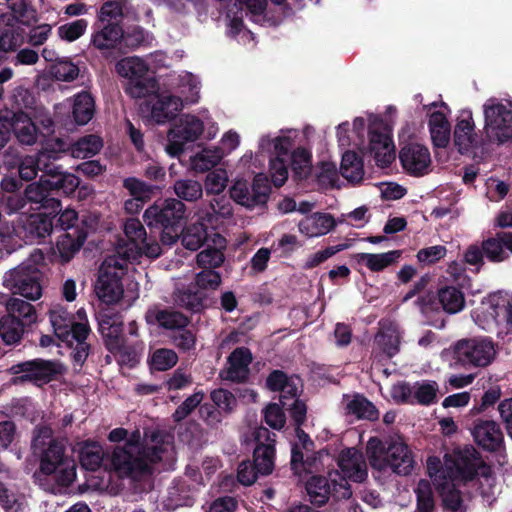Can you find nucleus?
<instances>
[{"label": "nucleus", "instance_id": "1", "mask_svg": "<svg viewBox=\"0 0 512 512\" xmlns=\"http://www.w3.org/2000/svg\"><path fill=\"white\" fill-rule=\"evenodd\" d=\"M427 472L442 497L444 508L450 512L466 511V499L460 489L476 476L489 486L494 482L490 466L471 446L446 453L443 460L428 457Z\"/></svg>", "mask_w": 512, "mask_h": 512}, {"label": "nucleus", "instance_id": "2", "mask_svg": "<svg viewBox=\"0 0 512 512\" xmlns=\"http://www.w3.org/2000/svg\"><path fill=\"white\" fill-rule=\"evenodd\" d=\"M140 440V432L134 431L124 446L114 449L111 466L120 476L146 471L151 464L173 458V446L168 436L152 431L145 434L142 443Z\"/></svg>", "mask_w": 512, "mask_h": 512}, {"label": "nucleus", "instance_id": "3", "mask_svg": "<svg viewBox=\"0 0 512 512\" xmlns=\"http://www.w3.org/2000/svg\"><path fill=\"white\" fill-rule=\"evenodd\" d=\"M32 448L40 455V472L58 485L53 492H60L75 480L76 463L65 454L64 444L53 438L51 428L45 426L36 430Z\"/></svg>", "mask_w": 512, "mask_h": 512}, {"label": "nucleus", "instance_id": "4", "mask_svg": "<svg viewBox=\"0 0 512 512\" xmlns=\"http://www.w3.org/2000/svg\"><path fill=\"white\" fill-rule=\"evenodd\" d=\"M49 316L55 335L73 349L74 361L79 366L82 365L89 353V345L86 342L89 327L85 311L80 309L76 315H71L64 307L55 305L51 308Z\"/></svg>", "mask_w": 512, "mask_h": 512}, {"label": "nucleus", "instance_id": "5", "mask_svg": "<svg viewBox=\"0 0 512 512\" xmlns=\"http://www.w3.org/2000/svg\"><path fill=\"white\" fill-rule=\"evenodd\" d=\"M366 455L370 466L379 471L390 468L397 474L408 475L415 465L414 455L401 437L391 438L387 446L377 437L370 438Z\"/></svg>", "mask_w": 512, "mask_h": 512}, {"label": "nucleus", "instance_id": "6", "mask_svg": "<svg viewBox=\"0 0 512 512\" xmlns=\"http://www.w3.org/2000/svg\"><path fill=\"white\" fill-rule=\"evenodd\" d=\"M494 343L486 337L464 338L455 342L446 354H451L454 363L451 367H486L496 357Z\"/></svg>", "mask_w": 512, "mask_h": 512}, {"label": "nucleus", "instance_id": "7", "mask_svg": "<svg viewBox=\"0 0 512 512\" xmlns=\"http://www.w3.org/2000/svg\"><path fill=\"white\" fill-rule=\"evenodd\" d=\"M125 239H121L116 247L119 259L126 262L137 260L141 255L157 258L161 255L160 245L147 238L146 230L138 219H128L123 227Z\"/></svg>", "mask_w": 512, "mask_h": 512}, {"label": "nucleus", "instance_id": "8", "mask_svg": "<svg viewBox=\"0 0 512 512\" xmlns=\"http://www.w3.org/2000/svg\"><path fill=\"white\" fill-rule=\"evenodd\" d=\"M115 69L120 77L126 79L125 92L131 97L144 98L156 91V80L150 75L149 65L144 59L138 56L122 58Z\"/></svg>", "mask_w": 512, "mask_h": 512}, {"label": "nucleus", "instance_id": "9", "mask_svg": "<svg viewBox=\"0 0 512 512\" xmlns=\"http://www.w3.org/2000/svg\"><path fill=\"white\" fill-rule=\"evenodd\" d=\"M296 135V131L289 130L275 137L263 135L259 139L258 153L274 155L270 159V174L276 186H282L288 178L287 160Z\"/></svg>", "mask_w": 512, "mask_h": 512}, {"label": "nucleus", "instance_id": "10", "mask_svg": "<svg viewBox=\"0 0 512 512\" xmlns=\"http://www.w3.org/2000/svg\"><path fill=\"white\" fill-rule=\"evenodd\" d=\"M474 321L484 330L505 323L512 330V291H497L485 297L473 313Z\"/></svg>", "mask_w": 512, "mask_h": 512}, {"label": "nucleus", "instance_id": "11", "mask_svg": "<svg viewBox=\"0 0 512 512\" xmlns=\"http://www.w3.org/2000/svg\"><path fill=\"white\" fill-rule=\"evenodd\" d=\"M127 269L125 259L109 256L102 263L99 277L95 285L97 297L106 304L117 303L124 293L122 277Z\"/></svg>", "mask_w": 512, "mask_h": 512}, {"label": "nucleus", "instance_id": "12", "mask_svg": "<svg viewBox=\"0 0 512 512\" xmlns=\"http://www.w3.org/2000/svg\"><path fill=\"white\" fill-rule=\"evenodd\" d=\"M484 131L490 142L498 144L512 139V111L497 99H488L483 105Z\"/></svg>", "mask_w": 512, "mask_h": 512}, {"label": "nucleus", "instance_id": "13", "mask_svg": "<svg viewBox=\"0 0 512 512\" xmlns=\"http://www.w3.org/2000/svg\"><path fill=\"white\" fill-rule=\"evenodd\" d=\"M306 491L313 504L324 505L330 496L340 500L348 499L352 491L348 481L342 479L338 472H330L328 478L313 476L306 483Z\"/></svg>", "mask_w": 512, "mask_h": 512}, {"label": "nucleus", "instance_id": "14", "mask_svg": "<svg viewBox=\"0 0 512 512\" xmlns=\"http://www.w3.org/2000/svg\"><path fill=\"white\" fill-rule=\"evenodd\" d=\"M204 132V123L197 116L185 114L181 116L168 133L165 147L170 156H179L189 142L196 141Z\"/></svg>", "mask_w": 512, "mask_h": 512}, {"label": "nucleus", "instance_id": "15", "mask_svg": "<svg viewBox=\"0 0 512 512\" xmlns=\"http://www.w3.org/2000/svg\"><path fill=\"white\" fill-rule=\"evenodd\" d=\"M230 197L237 204L253 209L266 203L269 195L268 179L264 174H257L249 185L245 180H236L230 188Z\"/></svg>", "mask_w": 512, "mask_h": 512}, {"label": "nucleus", "instance_id": "16", "mask_svg": "<svg viewBox=\"0 0 512 512\" xmlns=\"http://www.w3.org/2000/svg\"><path fill=\"white\" fill-rule=\"evenodd\" d=\"M40 277V271L37 269L28 272L25 267H18L6 273L4 285L10 289L12 293L35 301L42 296Z\"/></svg>", "mask_w": 512, "mask_h": 512}, {"label": "nucleus", "instance_id": "17", "mask_svg": "<svg viewBox=\"0 0 512 512\" xmlns=\"http://www.w3.org/2000/svg\"><path fill=\"white\" fill-rule=\"evenodd\" d=\"M61 371L60 363L40 359L13 365L8 370L10 374L16 376L13 380L15 384L25 381L48 382Z\"/></svg>", "mask_w": 512, "mask_h": 512}, {"label": "nucleus", "instance_id": "18", "mask_svg": "<svg viewBox=\"0 0 512 512\" xmlns=\"http://www.w3.org/2000/svg\"><path fill=\"white\" fill-rule=\"evenodd\" d=\"M185 210V205L180 200L167 199L150 206L143 217L148 226L175 227L183 219Z\"/></svg>", "mask_w": 512, "mask_h": 512}, {"label": "nucleus", "instance_id": "19", "mask_svg": "<svg viewBox=\"0 0 512 512\" xmlns=\"http://www.w3.org/2000/svg\"><path fill=\"white\" fill-rule=\"evenodd\" d=\"M453 144L461 154H472L482 142L475 132V122L470 110H462L456 120Z\"/></svg>", "mask_w": 512, "mask_h": 512}, {"label": "nucleus", "instance_id": "20", "mask_svg": "<svg viewBox=\"0 0 512 512\" xmlns=\"http://www.w3.org/2000/svg\"><path fill=\"white\" fill-rule=\"evenodd\" d=\"M403 169L414 176H423L430 171L432 159L429 149L418 142L405 144L399 152Z\"/></svg>", "mask_w": 512, "mask_h": 512}, {"label": "nucleus", "instance_id": "21", "mask_svg": "<svg viewBox=\"0 0 512 512\" xmlns=\"http://www.w3.org/2000/svg\"><path fill=\"white\" fill-rule=\"evenodd\" d=\"M255 439L258 442L254 450L255 469L261 475H268L274 468L275 434L264 427L255 431Z\"/></svg>", "mask_w": 512, "mask_h": 512}, {"label": "nucleus", "instance_id": "22", "mask_svg": "<svg viewBox=\"0 0 512 512\" xmlns=\"http://www.w3.org/2000/svg\"><path fill=\"white\" fill-rule=\"evenodd\" d=\"M471 434L476 444L488 451L500 450L504 441L500 426L493 420H477Z\"/></svg>", "mask_w": 512, "mask_h": 512}, {"label": "nucleus", "instance_id": "23", "mask_svg": "<svg viewBox=\"0 0 512 512\" xmlns=\"http://www.w3.org/2000/svg\"><path fill=\"white\" fill-rule=\"evenodd\" d=\"M338 466L343 474L342 479L363 482L368 475L367 464L363 454L355 448L342 451L338 458Z\"/></svg>", "mask_w": 512, "mask_h": 512}, {"label": "nucleus", "instance_id": "24", "mask_svg": "<svg viewBox=\"0 0 512 512\" xmlns=\"http://www.w3.org/2000/svg\"><path fill=\"white\" fill-rule=\"evenodd\" d=\"M431 107L436 108L429 115V129L431 139L435 147L445 148L450 142V124L447 120L449 109L445 103H432Z\"/></svg>", "mask_w": 512, "mask_h": 512}, {"label": "nucleus", "instance_id": "25", "mask_svg": "<svg viewBox=\"0 0 512 512\" xmlns=\"http://www.w3.org/2000/svg\"><path fill=\"white\" fill-rule=\"evenodd\" d=\"M52 191L50 177H48L45 171V174L41 176L39 181L27 186L25 197L30 202L41 204V207L50 210L51 213L58 214L61 211V203L59 200L50 197Z\"/></svg>", "mask_w": 512, "mask_h": 512}, {"label": "nucleus", "instance_id": "26", "mask_svg": "<svg viewBox=\"0 0 512 512\" xmlns=\"http://www.w3.org/2000/svg\"><path fill=\"white\" fill-rule=\"evenodd\" d=\"M369 150L376 164L387 167L395 160V147L388 132L371 129L369 133Z\"/></svg>", "mask_w": 512, "mask_h": 512}, {"label": "nucleus", "instance_id": "27", "mask_svg": "<svg viewBox=\"0 0 512 512\" xmlns=\"http://www.w3.org/2000/svg\"><path fill=\"white\" fill-rule=\"evenodd\" d=\"M172 86L184 106L198 103L201 84L195 75L182 72L173 79Z\"/></svg>", "mask_w": 512, "mask_h": 512}, {"label": "nucleus", "instance_id": "28", "mask_svg": "<svg viewBox=\"0 0 512 512\" xmlns=\"http://www.w3.org/2000/svg\"><path fill=\"white\" fill-rule=\"evenodd\" d=\"M252 360V353L248 348H236L228 357L226 378L232 381H244L248 377Z\"/></svg>", "mask_w": 512, "mask_h": 512}, {"label": "nucleus", "instance_id": "29", "mask_svg": "<svg viewBox=\"0 0 512 512\" xmlns=\"http://www.w3.org/2000/svg\"><path fill=\"white\" fill-rule=\"evenodd\" d=\"M183 107L178 96L163 92L158 95L157 101L152 106L151 117L159 124L165 123L174 118Z\"/></svg>", "mask_w": 512, "mask_h": 512}, {"label": "nucleus", "instance_id": "30", "mask_svg": "<svg viewBox=\"0 0 512 512\" xmlns=\"http://www.w3.org/2000/svg\"><path fill=\"white\" fill-rule=\"evenodd\" d=\"M401 333L398 326L392 322H382L380 330L375 337L377 349L388 357L394 356L399 351Z\"/></svg>", "mask_w": 512, "mask_h": 512}, {"label": "nucleus", "instance_id": "31", "mask_svg": "<svg viewBox=\"0 0 512 512\" xmlns=\"http://www.w3.org/2000/svg\"><path fill=\"white\" fill-rule=\"evenodd\" d=\"M335 225L334 219L329 214L313 213L302 219L299 224V231L306 237H319L327 234Z\"/></svg>", "mask_w": 512, "mask_h": 512}, {"label": "nucleus", "instance_id": "32", "mask_svg": "<svg viewBox=\"0 0 512 512\" xmlns=\"http://www.w3.org/2000/svg\"><path fill=\"white\" fill-rule=\"evenodd\" d=\"M342 404L347 416L367 420L378 418V412L374 405L361 395H345Z\"/></svg>", "mask_w": 512, "mask_h": 512}, {"label": "nucleus", "instance_id": "33", "mask_svg": "<svg viewBox=\"0 0 512 512\" xmlns=\"http://www.w3.org/2000/svg\"><path fill=\"white\" fill-rule=\"evenodd\" d=\"M124 38V32L117 24H106L102 29L92 34L91 43L100 51L115 49Z\"/></svg>", "mask_w": 512, "mask_h": 512}, {"label": "nucleus", "instance_id": "34", "mask_svg": "<svg viewBox=\"0 0 512 512\" xmlns=\"http://www.w3.org/2000/svg\"><path fill=\"white\" fill-rule=\"evenodd\" d=\"M204 217L198 213L197 220L188 224L181 233L182 244L186 249L196 251L207 239Z\"/></svg>", "mask_w": 512, "mask_h": 512}, {"label": "nucleus", "instance_id": "35", "mask_svg": "<svg viewBox=\"0 0 512 512\" xmlns=\"http://www.w3.org/2000/svg\"><path fill=\"white\" fill-rule=\"evenodd\" d=\"M8 127L12 128L17 139L26 145H32L37 139V129L30 117L23 113L13 115L11 121H8Z\"/></svg>", "mask_w": 512, "mask_h": 512}, {"label": "nucleus", "instance_id": "36", "mask_svg": "<svg viewBox=\"0 0 512 512\" xmlns=\"http://www.w3.org/2000/svg\"><path fill=\"white\" fill-rule=\"evenodd\" d=\"M209 212H199L211 228H219L226 220L233 216V207L230 201L224 197L216 198L210 203Z\"/></svg>", "mask_w": 512, "mask_h": 512}, {"label": "nucleus", "instance_id": "37", "mask_svg": "<svg viewBox=\"0 0 512 512\" xmlns=\"http://www.w3.org/2000/svg\"><path fill=\"white\" fill-rule=\"evenodd\" d=\"M213 242L216 245L215 248H206L197 254V263L204 269L213 270L214 268H218L225 260L224 253L222 251L226 247L225 238L219 234H215Z\"/></svg>", "mask_w": 512, "mask_h": 512}, {"label": "nucleus", "instance_id": "38", "mask_svg": "<svg viewBox=\"0 0 512 512\" xmlns=\"http://www.w3.org/2000/svg\"><path fill=\"white\" fill-rule=\"evenodd\" d=\"M402 252L400 250H392L385 253H360L358 254L357 261L365 265L371 271H382L386 267L398 262Z\"/></svg>", "mask_w": 512, "mask_h": 512}, {"label": "nucleus", "instance_id": "39", "mask_svg": "<svg viewBox=\"0 0 512 512\" xmlns=\"http://www.w3.org/2000/svg\"><path fill=\"white\" fill-rule=\"evenodd\" d=\"M223 157L216 146L205 147L190 158L191 169L195 172H206L217 166Z\"/></svg>", "mask_w": 512, "mask_h": 512}, {"label": "nucleus", "instance_id": "40", "mask_svg": "<svg viewBox=\"0 0 512 512\" xmlns=\"http://www.w3.org/2000/svg\"><path fill=\"white\" fill-rule=\"evenodd\" d=\"M438 301L443 310L449 314L459 313L465 307L464 293L454 286L441 288L438 291Z\"/></svg>", "mask_w": 512, "mask_h": 512}, {"label": "nucleus", "instance_id": "41", "mask_svg": "<svg viewBox=\"0 0 512 512\" xmlns=\"http://www.w3.org/2000/svg\"><path fill=\"white\" fill-rule=\"evenodd\" d=\"M94 110V99L89 93L81 92L74 97L72 114L78 125L87 124L92 119Z\"/></svg>", "mask_w": 512, "mask_h": 512}, {"label": "nucleus", "instance_id": "42", "mask_svg": "<svg viewBox=\"0 0 512 512\" xmlns=\"http://www.w3.org/2000/svg\"><path fill=\"white\" fill-rule=\"evenodd\" d=\"M340 173L351 183H358L363 179V163L355 152L347 151L343 154Z\"/></svg>", "mask_w": 512, "mask_h": 512}, {"label": "nucleus", "instance_id": "43", "mask_svg": "<svg viewBox=\"0 0 512 512\" xmlns=\"http://www.w3.org/2000/svg\"><path fill=\"white\" fill-rule=\"evenodd\" d=\"M103 147L102 139L97 135H86L71 146L74 158L86 159L98 154Z\"/></svg>", "mask_w": 512, "mask_h": 512}, {"label": "nucleus", "instance_id": "44", "mask_svg": "<svg viewBox=\"0 0 512 512\" xmlns=\"http://www.w3.org/2000/svg\"><path fill=\"white\" fill-rule=\"evenodd\" d=\"M48 177H50V184L52 190H61L64 194L73 193L79 186L80 181L77 176L71 173L58 171L57 169L45 166Z\"/></svg>", "mask_w": 512, "mask_h": 512}, {"label": "nucleus", "instance_id": "45", "mask_svg": "<svg viewBox=\"0 0 512 512\" xmlns=\"http://www.w3.org/2000/svg\"><path fill=\"white\" fill-rule=\"evenodd\" d=\"M104 457L102 446L97 442H84L80 445L79 458L81 465L87 470L100 467Z\"/></svg>", "mask_w": 512, "mask_h": 512}, {"label": "nucleus", "instance_id": "46", "mask_svg": "<svg viewBox=\"0 0 512 512\" xmlns=\"http://www.w3.org/2000/svg\"><path fill=\"white\" fill-rule=\"evenodd\" d=\"M24 229L31 237L45 238L49 236L53 230V221L47 214H34L27 218Z\"/></svg>", "mask_w": 512, "mask_h": 512}, {"label": "nucleus", "instance_id": "47", "mask_svg": "<svg viewBox=\"0 0 512 512\" xmlns=\"http://www.w3.org/2000/svg\"><path fill=\"white\" fill-rule=\"evenodd\" d=\"M175 194L185 201H197L203 195L202 184L193 179H180L174 184Z\"/></svg>", "mask_w": 512, "mask_h": 512}, {"label": "nucleus", "instance_id": "48", "mask_svg": "<svg viewBox=\"0 0 512 512\" xmlns=\"http://www.w3.org/2000/svg\"><path fill=\"white\" fill-rule=\"evenodd\" d=\"M50 75L58 80L63 82H71L75 80L80 72V69L77 64L73 63L68 58H62L57 60L50 67Z\"/></svg>", "mask_w": 512, "mask_h": 512}, {"label": "nucleus", "instance_id": "49", "mask_svg": "<svg viewBox=\"0 0 512 512\" xmlns=\"http://www.w3.org/2000/svg\"><path fill=\"white\" fill-rule=\"evenodd\" d=\"M7 311L9 317H15L19 321L23 320L26 324L35 322L37 318L34 307L18 298H12L7 302Z\"/></svg>", "mask_w": 512, "mask_h": 512}, {"label": "nucleus", "instance_id": "50", "mask_svg": "<svg viewBox=\"0 0 512 512\" xmlns=\"http://www.w3.org/2000/svg\"><path fill=\"white\" fill-rule=\"evenodd\" d=\"M45 156L56 159V155H50L47 150L41 151L37 157L25 156L22 157L18 163L19 175L23 180L30 181L34 179L39 170V162Z\"/></svg>", "mask_w": 512, "mask_h": 512}, {"label": "nucleus", "instance_id": "51", "mask_svg": "<svg viewBox=\"0 0 512 512\" xmlns=\"http://www.w3.org/2000/svg\"><path fill=\"white\" fill-rule=\"evenodd\" d=\"M505 248L504 233L497 234L496 237L489 238L482 244L484 255L492 262H502L508 258Z\"/></svg>", "mask_w": 512, "mask_h": 512}, {"label": "nucleus", "instance_id": "52", "mask_svg": "<svg viewBox=\"0 0 512 512\" xmlns=\"http://www.w3.org/2000/svg\"><path fill=\"white\" fill-rule=\"evenodd\" d=\"M10 15L23 25L29 26L36 22V11L27 4L26 0H7Z\"/></svg>", "mask_w": 512, "mask_h": 512}, {"label": "nucleus", "instance_id": "53", "mask_svg": "<svg viewBox=\"0 0 512 512\" xmlns=\"http://www.w3.org/2000/svg\"><path fill=\"white\" fill-rule=\"evenodd\" d=\"M23 334V323L15 317H4L0 322V336L6 344L17 343Z\"/></svg>", "mask_w": 512, "mask_h": 512}, {"label": "nucleus", "instance_id": "54", "mask_svg": "<svg viewBox=\"0 0 512 512\" xmlns=\"http://www.w3.org/2000/svg\"><path fill=\"white\" fill-rule=\"evenodd\" d=\"M101 334L107 340L109 349L119 348V338L122 334V322L118 319H102L99 324Z\"/></svg>", "mask_w": 512, "mask_h": 512}, {"label": "nucleus", "instance_id": "55", "mask_svg": "<svg viewBox=\"0 0 512 512\" xmlns=\"http://www.w3.org/2000/svg\"><path fill=\"white\" fill-rule=\"evenodd\" d=\"M177 361V354L167 348L157 349L150 356V365L157 371L169 370L176 365Z\"/></svg>", "mask_w": 512, "mask_h": 512}, {"label": "nucleus", "instance_id": "56", "mask_svg": "<svg viewBox=\"0 0 512 512\" xmlns=\"http://www.w3.org/2000/svg\"><path fill=\"white\" fill-rule=\"evenodd\" d=\"M228 173L225 169H215L210 171L204 180V186L207 194L219 195L227 187Z\"/></svg>", "mask_w": 512, "mask_h": 512}, {"label": "nucleus", "instance_id": "57", "mask_svg": "<svg viewBox=\"0 0 512 512\" xmlns=\"http://www.w3.org/2000/svg\"><path fill=\"white\" fill-rule=\"evenodd\" d=\"M316 177L318 182L323 187H338L339 186V173L334 162L323 161L316 170Z\"/></svg>", "mask_w": 512, "mask_h": 512}, {"label": "nucleus", "instance_id": "58", "mask_svg": "<svg viewBox=\"0 0 512 512\" xmlns=\"http://www.w3.org/2000/svg\"><path fill=\"white\" fill-rule=\"evenodd\" d=\"M417 512H434V498L430 483L420 480L415 489Z\"/></svg>", "mask_w": 512, "mask_h": 512}, {"label": "nucleus", "instance_id": "59", "mask_svg": "<svg viewBox=\"0 0 512 512\" xmlns=\"http://www.w3.org/2000/svg\"><path fill=\"white\" fill-rule=\"evenodd\" d=\"M88 21L78 19L58 27L57 33L60 39L73 42L79 39L86 32Z\"/></svg>", "mask_w": 512, "mask_h": 512}, {"label": "nucleus", "instance_id": "60", "mask_svg": "<svg viewBox=\"0 0 512 512\" xmlns=\"http://www.w3.org/2000/svg\"><path fill=\"white\" fill-rule=\"evenodd\" d=\"M296 437L298 441L292 445V457H291V465L292 468L297 471L298 466L302 463L303 453L300 451V446L309 451L312 449L313 443L310 440L309 436L300 429L299 426L295 429Z\"/></svg>", "mask_w": 512, "mask_h": 512}, {"label": "nucleus", "instance_id": "61", "mask_svg": "<svg viewBox=\"0 0 512 512\" xmlns=\"http://www.w3.org/2000/svg\"><path fill=\"white\" fill-rule=\"evenodd\" d=\"M155 317L162 327L176 331L184 328L188 323L187 318L179 312L159 311Z\"/></svg>", "mask_w": 512, "mask_h": 512}, {"label": "nucleus", "instance_id": "62", "mask_svg": "<svg viewBox=\"0 0 512 512\" xmlns=\"http://www.w3.org/2000/svg\"><path fill=\"white\" fill-rule=\"evenodd\" d=\"M437 392L438 385L433 381L416 383L413 388L414 397L419 403L424 405L433 403L436 399Z\"/></svg>", "mask_w": 512, "mask_h": 512}, {"label": "nucleus", "instance_id": "63", "mask_svg": "<svg viewBox=\"0 0 512 512\" xmlns=\"http://www.w3.org/2000/svg\"><path fill=\"white\" fill-rule=\"evenodd\" d=\"M123 15V4L119 0H106L101 6L97 18L100 22L117 20Z\"/></svg>", "mask_w": 512, "mask_h": 512}, {"label": "nucleus", "instance_id": "64", "mask_svg": "<svg viewBox=\"0 0 512 512\" xmlns=\"http://www.w3.org/2000/svg\"><path fill=\"white\" fill-rule=\"evenodd\" d=\"M293 170L300 176H305L310 169V155L304 148H298L289 154Z\"/></svg>", "mask_w": 512, "mask_h": 512}]
</instances>
